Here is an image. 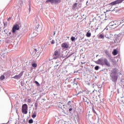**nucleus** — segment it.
I'll return each instance as SVG.
<instances>
[{
    "instance_id": "52",
    "label": "nucleus",
    "mask_w": 124,
    "mask_h": 124,
    "mask_svg": "<svg viewBox=\"0 0 124 124\" xmlns=\"http://www.w3.org/2000/svg\"><path fill=\"white\" fill-rule=\"evenodd\" d=\"M77 79H79V78H78Z\"/></svg>"
},
{
    "instance_id": "12",
    "label": "nucleus",
    "mask_w": 124,
    "mask_h": 124,
    "mask_svg": "<svg viewBox=\"0 0 124 124\" xmlns=\"http://www.w3.org/2000/svg\"><path fill=\"white\" fill-rule=\"evenodd\" d=\"M97 62V63H98V64H102V62H103V60H102V59H98Z\"/></svg>"
},
{
    "instance_id": "16",
    "label": "nucleus",
    "mask_w": 124,
    "mask_h": 124,
    "mask_svg": "<svg viewBox=\"0 0 124 124\" xmlns=\"http://www.w3.org/2000/svg\"><path fill=\"white\" fill-rule=\"evenodd\" d=\"M83 100L84 102H87V104H89V99H87V97L84 98Z\"/></svg>"
},
{
    "instance_id": "37",
    "label": "nucleus",
    "mask_w": 124,
    "mask_h": 124,
    "mask_svg": "<svg viewBox=\"0 0 124 124\" xmlns=\"http://www.w3.org/2000/svg\"><path fill=\"white\" fill-rule=\"evenodd\" d=\"M29 12H31V5H30V4L29 5Z\"/></svg>"
},
{
    "instance_id": "40",
    "label": "nucleus",
    "mask_w": 124,
    "mask_h": 124,
    "mask_svg": "<svg viewBox=\"0 0 124 124\" xmlns=\"http://www.w3.org/2000/svg\"><path fill=\"white\" fill-rule=\"evenodd\" d=\"M10 20H11V17L8 18L7 21H10Z\"/></svg>"
},
{
    "instance_id": "31",
    "label": "nucleus",
    "mask_w": 124,
    "mask_h": 124,
    "mask_svg": "<svg viewBox=\"0 0 124 124\" xmlns=\"http://www.w3.org/2000/svg\"><path fill=\"white\" fill-rule=\"evenodd\" d=\"M117 8H115L113 10H112V11H115V13H117V12L118 11H117Z\"/></svg>"
},
{
    "instance_id": "2",
    "label": "nucleus",
    "mask_w": 124,
    "mask_h": 124,
    "mask_svg": "<svg viewBox=\"0 0 124 124\" xmlns=\"http://www.w3.org/2000/svg\"><path fill=\"white\" fill-rule=\"evenodd\" d=\"M113 82H116L118 80V77L117 76V72L115 70H113L110 75Z\"/></svg>"
},
{
    "instance_id": "35",
    "label": "nucleus",
    "mask_w": 124,
    "mask_h": 124,
    "mask_svg": "<svg viewBox=\"0 0 124 124\" xmlns=\"http://www.w3.org/2000/svg\"><path fill=\"white\" fill-rule=\"evenodd\" d=\"M39 28V24H38L37 27H36V30H38Z\"/></svg>"
},
{
    "instance_id": "26",
    "label": "nucleus",
    "mask_w": 124,
    "mask_h": 124,
    "mask_svg": "<svg viewBox=\"0 0 124 124\" xmlns=\"http://www.w3.org/2000/svg\"><path fill=\"white\" fill-rule=\"evenodd\" d=\"M72 55H73V53L70 54H67V58H69V57H71V56H72Z\"/></svg>"
},
{
    "instance_id": "17",
    "label": "nucleus",
    "mask_w": 124,
    "mask_h": 124,
    "mask_svg": "<svg viewBox=\"0 0 124 124\" xmlns=\"http://www.w3.org/2000/svg\"><path fill=\"white\" fill-rule=\"evenodd\" d=\"M5 74H7V76H10L11 75V71H8L7 72L5 73Z\"/></svg>"
},
{
    "instance_id": "49",
    "label": "nucleus",
    "mask_w": 124,
    "mask_h": 124,
    "mask_svg": "<svg viewBox=\"0 0 124 124\" xmlns=\"http://www.w3.org/2000/svg\"><path fill=\"white\" fill-rule=\"evenodd\" d=\"M74 81H76V78H75V79H74Z\"/></svg>"
},
{
    "instance_id": "48",
    "label": "nucleus",
    "mask_w": 124,
    "mask_h": 124,
    "mask_svg": "<svg viewBox=\"0 0 124 124\" xmlns=\"http://www.w3.org/2000/svg\"><path fill=\"white\" fill-rule=\"evenodd\" d=\"M55 34H56V32H54V35H55Z\"/></svg>"
},
{
    "instance_id": "8",
    "label": "nucleus",
    "mask_w": 124,
    "mask_h": 124,
    "mask_svg": "<svg viewBox=\"0 0 124 124\" xmlns=\"http://www.w3.org/2000/svg\"><path fill=\"white\" fill-rule=\"evenodd\" d=\"M109 27H110V29H114V27H113V26H114V28H117L118 27V25L117 24L115 23V22L111 21L108 24Z\"/></svg>"
},
{
    "instance_id": "51",
    "label": "nucleus",
    "mask_w": 124,
    "mask_h": 124,
    "mask_svg": "<svg viewBox=\"0 0 124 124\" xmlns=\"http://www.w3.org/2000/svg\"><path fill=\"white\" fill-rule=\"evenodd\" d=\"M87 3H88V1H87Z\"/></svg>"
},
{
    "instance_id": "39",
    "label": "nucleus",
    "mask_w": 124,
    "mask_h": 124,
    "mask_svg": "<svg viewBox=\"0 0 124 124\" xmlns=\"http://www.w3.org/2000/svg\"><path fill=\"white\" fill-rule=\"evenodd\" d=\"M83 39H84V37L80 38V40H83Z\"/></svg>"
},
{
    "instance_id": "21",
    "label": "nucleus",
    "mask_w": 124,
    "mask_h": 124,
    "mask_svg": "<svg viewBox=\"0 0 124 124\" xmlns=\"http://www.w3.org/2000/svg\"><path fill=\"white\" fill-rule=\"evenodd\" d=\"M48 2H50V3L52 4V0H46V3H48Z\"/></svg>"
},
{
    "instance_id": "50",
    "label": "nucleus",
    "mask_w": 124,
    "mask_h": 124,
    "mask_svg": "<svg viewBox=\"0 0 124 124\" xmlns=\"http://www.w3.org/2000/svg\"><path fill=\"white\" fill-rule=\"evenodd\" d=\"M75 84H76V85H77V83H75Z\"/></svg>"
},
{
    "instance_id": "23",
    "label": "nucleus",
    "mask_w": 124,
    "mask_h": 124,
    "mask_svg": "<svg viewBox=\"0 0 124 124\" xmlns=\"http://www.w3.org/2000/svg\"><path fill=\"white\" fill-rule=\"evenodd\" d=\"M5 77L4 76L2 75L0 77V80H4Z\"/></svg>"
},
{
    "instance_id": "43",
    "label": "nucleus",
    "mask_w": 124,
    "mask_h": 124,
    "mask_svg": "<svg viewBox=\"0 0 124 124\" xmlns=\"http://www.w3.org/2000/svg\"><path fill=\"white\" fill-rule=\"evenodd\" d=\"M58 66H59V64H57L56 65H55V66H54V67H55V68L58 67Z\"/></svg>"
},
{
    "instance_id": "44",
    "label": "nucleus",
    "mask_w": 124,
    "mask_h": 124,
    "mask_svg": "<svg viewBox=\"0 0 124 124\" xmlns=\"http://www.w3.org/2000/svg\"><path fill=\"white\" fill-rule=\"evenodd\" d=\"M113 28H111V29H115V28H117V27H115V26H113Z\"/></svg>"
},
{
    "instance_id": "6",
    "label": "nucleus",
    "mask_w": 124,
    "mask_h": 124,
    "mask_svg": "<svg viewBox=\"0 0 124 124\" xmlns=\"http://www.w3.org/2000/svg\"><path fill=\"white\" fill-rule=\"evenodd\" d=\"M123 1H124V0H116L109 3V5L113 6V5H116V4L121 3V2H123Z\"/></svg>"
},
{
    "instance_id": "47",
    "label": "nucleus",
    "mask_w": 124,
    "mask_h": 124,
    "mask_svg": "<svg viewBox=\"0 0 124 124\" xmlns=\"http://www.w3.org/2000/svg\"><path fill=\"white\" fill-rule=\"evenodd\" d=\"M106 53L107 55H108V52L106 51Z\"/></svg>"
},
{
    "instance_id": "3",
    "label": "nucleus",
    "mask_w": 124,
    "mask_h": 124,
    "mask_svg": "<svg viewBox=\"0 0 124 124\" xmlns=\"http://www.w3.org/2000/svg\"><path fill=\"white\" fill-rule=\"evenodd\" d=\"M53 56H54L53 59L54 60H57V59H59V58H61V50H55Z\"/></svg>"
},
{
    "instance_id": "46",
    "label": "nucleus",
    "mask_w": 124,
    "mask_h": 124,
    "mask_svg": "<svg viewBox=\"0 0 124 124\" xmlns=\"http://www.w3.org/2000/svg\"><path fill=\"white\" fill-rule=\"evenodd\" d=\"M106 38L110 39V38H109V37H108V36H106Z\"/></svg>"
},
{
    "instance_id": "25",
    "label": "nucleus",
    "mask_w": 124,
    "mask_h": 124,
    "mask_svg": "<svg viewBox=\"0 0 124 124\" xmlns=\"http://www.w3.org/2000/svg\"><path fill=\"white\" fill-rule=\"evenodd\" d=\"M71 40L72 41H74L75 40V37L72 36V37L71 38Z\"/></svg>"
},
{
    "instance_id": "20",
    "label": "nucleus",
    "mask_w": 124,
    "mask_h": 124,
    "mask_svg": "<svg viewBox=\"0 0 124 124\" xmlns=\"http://www.w3.org/2000/svg\"><path fill=\"white\" fill-rule=\"evenodd\" d=\"M32 67H36L37 66V64L35 63H33L32 64Z\"/></svg>"
},
{
    "instance_id": "7",
    "label": "nucleus",
    "mask_w": 124,
    "mask_h": 124,
    "mask_svg": "<svg viewBox=\"0 0 124 124\" xmlns=\"http://www.w3.org/2000/svg\"><path fill=\"white\" fill-rule=\"evenodd\" d=\"M33 53H35V57H36L37 59L40 56V54L41 53V52H39V49L36 48L34 49Z\"/></svg>"
},
{
    "instance_id": "28",
    "label": "nucleus",
    "mask_w": 124,
    "mask_h": 124,
    "mask_svg": "<svg viewBox=\"0 0 124 124\" xmlns=\"http://www.w3.org/2000/svg\"><path fill=\"white\" fill-rule=\"evenodd\" d=\"M73 7H74V8H76V7H77V3H75L73 5Z\"/></svg>"
},
{
    "instance_id": "19",
    "label": "nucleus",
    "mask_w": 124,
    "mask_h": 124,
    "mask_svg": "<svg viewBox=\"0 0 124 124\" xmlns=\"http://www.w3.org/2000/svg\"><path fill=\"white\" fill-rule=\"evenodd\" d=\"M92 110H93V113H94V114H96V115H97V113H96V112L94 110V107H92Z\"/></svg>"
},
{
    "instance_id": "34",
    "label": "nucleus",
    "mask_w": 124,
    "mask_h": 124,
    "mask_svg": "<svg viewBox=\"0 0 124 124\" xmlns=\"http://www.w3.org/2000/svg\"><path fill=\"white\" fill-rule=\"evenodd\" d=\"M68 105H70L71 104V101H69L68 103H67Z\"/></svg>"
},
{
    "instance_id": "32",
    "label": "nucleus",
    "mask_w": 124,
    "mask_h": 124,
    "mask_svg": "<svg viewBox=\"0 0 124 124\" xmlns=\"http://www.w3.org/2000/svg\"><path fill=\"white\" fill-rule=\"evenodd\" d=\"M64 106H65V105H64V104L62 105V110H63V109H65V107H64Z\"/></svg>"
},
{
    "instance_id": "15",
    "label": "nucleus",
    "mask_w": 124,
    "mask_h": 124,
    "mask_svg": "<svg viewBox=\"0 0 124 124\" xmlns=\"http://www.w3.org/2000/svg\"><path fill=\"white\" fill-rule=\"evenodd\" d=\"M62 105H63V104H62V103L59 102L58 103V107L59 108H61V109H62Z\"/></svg>"
},
{
    "instance_id": "30",
    "label": "nucleus",
    "mask_w": 124,
    "mask_h": 124,
    "mask_svg": "<svg viewBox=\"0 0 124 124\" xmlns=\"http://www.w3.org/2000/svg\"><path fill=\"white\" fill-rule=\"evenodd\" d=\"M37 105H38V104H37V103H35L34 106L35 107L36 109H37Z\"/></svg>"
},
{
    "instance_id": "4",
    "label": "nucleus",
    "mask_w": 124,
    "mask_h": 124,
    "mask_svg": "<svg viewBox=\"0 0 124 124\" xmlns=\"http://www.w3.org/2000/svg\"><path fill=\"white\" fill-rule=\"evenodd\" d=\"M28 105L24 104L22 107V112L23 114H28Z\"/></svg>"
},
{
    "instance_id": "10",
    "label": "nucleus",
    "mask_w": 124,
    "mask_h": 124,
    "mask_svg": "<svg viewBox=\"0 0 124 124\" xmlns=\"http://www.w3.org/2000/svg\"><path fill=\"white\" fill-rule=\"evenodd\" d=\"M103 62L105 64V65H106L107 66H110V62H108V60L106 59H104L103 60Z\"/></svg>"
},
{
    "instance_id": "22",
    "label": "nucleus",
    "mask_w": 124,
    "mask_h": 124,
    "mask_svg": "<svg viewBox=\"0 0 124 124\" xmlns=\"http://www.w3.org/2000/svg\"><path fill=\"white\" fill-rule=\"evenodd\" d=\"M35 83L36 84V85H37L38 87H39V86H40V84L38 82H37V81H35Z\"/></svg>"
},
{
    "instance_id": "9",
    "label": "nucleus",
    "mask_w": 124,
    "mask_h": 124,
    "mask_svg": "<svg viewBox=\"0 0 124 124\" xmlns=\"http://www.w3.org/2000/svg\"><path fill=\"white\" fill-rule=\"evenodd\" d=\"M24 72L23 71L21 72L18 75H16L15 77H13L14 79H16L17 80L20 79L23 76V74Z\"/></svg>"
},
{
    "instance_id": "42",
    "label": "nucleus",
    "mask_w": 124,
    "mask_h": 124,
    "mask_svg": "<svg viewBox=\"0 0 124 124\" xmlns=\"http://www.w3.org/2000/svg\"><path fill=\"white\" fill-rule=\"evenodd\" d=\"M83 93L81 91H80L79 92H78V94H79L80 93Z\"/></svg>"
},
{
    "instance_id": "27",
    "label": "nucleus",
    "mask_w": 124,
    "mask_h": 124,
    "mask_svg": "<svg viewBox=\"0 0 124 124\" xmlns=\"http://www.w3.org/2000/svg\"><path fill=\"white\" fill-rule=\"evenodd\" d=\"M98 69H99V67L98 66H96L95 67V70H98Z\"/></svg>"
},
{
    "instance_id": "29",
    "label": "nucleus",
    "mask_w": 124,
    "mask_h": 124,
    "mask_svg": "<svg viewBox=\"0 0 124 124\" xmlns=\"http://www.w3.org/2000/svg\"><path fill=\"white\" fill-rule=\"evenodd\" d=\"M35 117H36V114H33L32 115V118H33V119H34V118H35Z\"/></svg>"
},
{
    "instance_id": "36",
    "label": "nucleus",
    "mask_w": 124,
    "mask_h": 124,
    "mask_svg": "<svg viewBox=\"0 0 124 124\" xmlns=\"http://www.w3.org/2000/svg\"><path fill=\"white\" fill-rule=\"evenodd\" d=\"M4 32H5L6 34L7 33V29H5L4 31Z\"/></svg>"
},
{
    "instance_id": "5",
    "label": "nucleus",
    "mask_w": 124,
    "mask_h": 124,
    "mask_svg": "<svg viewBox=\"0 0 124 124\" xmlns=\"http://www.w3.org/2000/svg\"><path fill=\"white\" fill-rule=\"evenodd\" d=\"M61 47L62 50H67L69 48V44L66 42L63 43L61 45Z\"/></svg>"
},
{
    "instance_id": "41",
    "label": "nucleus",
    "mask_w": 124,
    "mask_h": 124,
    "mask_svg": "<svg viewBox=\"0 0 124 124\" xmlns=\"http://www.w3.org/2000/svg\"><path fill=\"white\" fill-rule=\"evenodd\" d=\"M69 112H71V111H72V109L71 108H69Z\"/></svg>"
},
{
    "instance_id": "24",
    "label": "nucleus",
    "mask_w": 124,
    "mask_h": 124,
    "mask_svg": "<svg viewBox=\"0 0 124 124\" xmlns=\"http://www.w3.org/2000/svg\"><path fill=\"white\" fill-rule=\"evenodd\" d=\"M32 123H33V120H32V119L29 120V124H32Z\"/></svg>"
},
{
    "instance_id": "45",
    "label": "nucleus",
    "mask_w": 124,
    "mask_h": 124,
    "mask_svg": "<svg viewBox=\"0 0 124 124\" xmlns=\"http://www.w3.org/2000/svg\"><path fill=\"white\" fill-rule=\"evenodd\" d=\"M121 102L123 103V104H124V100H121Z\"/></svg>"
},
{
    "instance_id": "18",
    "label": "nucleus",
    "mask_w": 124,
    "mask_h": 124,
    "mask_svg": "<svg viewBox=\"0 0 124 124\" xmlns=\"http://www.w3.org/2000/svg\"><path fill=\"white\" fill-rule=\"evenodd\" d=\"M99 37H100V38L101 39H104V35H103L102 34H100Z\"/></svg>"
},
{
    "instance_id": "38",
    "label": "nucleus",
    "mask_w": 124,
    "mask_h": 124,
    "mask_svg": "<svg viewBox=\"0 0 124 124\" xmlns=\"http://www.w3.org/2000/svg\"><path fill=\"white\" fill-rule=\"evenodd\" d=\"M122 30L124 31V25H123V26L122 27Z\"/></svg>"
},
{
    "instance_id": "14",
    "label": "nucleus",
    "mask_w": 124,
    "mask_h": 124,
    "mask_svg": "<svg viewBox=\"0 0 124 124\" xmlns=\"http://www.w3.org/2000/svg\"><path fill=\"white\" fill-rule=\"evenodd\" d=\"M112 54L114 56H116V55H118V50H117V49H114L112 52Z\"/></svg>"
},
{
    "instance_id": "33",
    "label": "nucleus",
    "mask_w": 124,
    "mask_h": 124,
    "mask_svg": "<svg viewBox=\"0 0 124 124\" xmlns=\"http://www.w3.org/2000/svg\"><path fill=\"white\" fill-rule=\"evenodd\" d=\"M51 44H55V41H54L53 40H52L51 41Z\"/></svg>"
},
{
    "instance_id": "11",
    "label": "nucleus",
    "mask_w": 124,
    "mask_h": 124,
    "mask_svg": "<svg viewBox=\"0 0 124 124\" xmlns=\"http://www.w3.org/2000/svg\"><path fill=\"white\" fill-rule=\"evenodd\" d=\"M60 2H61V0H52V4H56Z\"/></svg>"
},
{
    "instance_id": "1",
    "label": "nucleus",
    "mask_w": 124,
    "mask_h": 124,
    "mask_svg": "<svg viewBox=\"0 0 124 124\" xmlns=\"http://www.w3.org/2000/svg\"><path fill=\"white\" fill-rule=\"evenodd\" d=\"M19 25H14L13 27V30H12V32H10L9 33V35H10V37H13V34L16 32V31H18L19 30Z\"/></svg>"
},
{
    "instance_id": "13",
    "label": "nucleus",
    "mask_w": 124,
    "mask_h": 124,
    "mask_svg": "<svg viewBox=\"0 0 124 124\" xmlns=\"http://www.w3.org/2000/svg\"><path fill=\"white\" fill-rule=\"evenodd\" d=\"M91 35H92V33H91V31L89 30L86 33V36L87 37H91Z\"/></svg>"
}]
</instances>
